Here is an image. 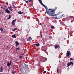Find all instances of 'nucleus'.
<instances>
[{"mask_svg":"<svg viewBox=\"0 0 74 74\" xmlns=\"http://www.w3.org/2000/svg\"><path fill=\"white\" fill-rule=\"evenodd\" d=\"M45 8L46 9V11L49 15V16L55 15V11H56L57 10V8H55V9H49L47 6H45Z\"/></svg>","mask_w":74,"mask_h":74,"instance_id":"f257e3e1","label":"nucleus"},{"mask_svg":"<svg viewBox=\"0 0 74 74\" xmlns=\"http://www.w3.org/2000/svg\"><path fill=\"white\" fill-rule=\"evenodd\" d=\"M71 64H72L71 66H73V65L74 64V63H73L72 61L70 62L69 63L67 64V66L69 67V66H70Z\"/></svg>","mask_w":74,"mask_h":74,"instance_id":"f03ea898","label":"nucleus"},{"mask_svg":"<svg viewBox=\"0 0 74 74\" xmlns=\"http://www.w3.org/2000/svg\"><path fill=\"white\" fill-rule=\"evenodd\" d=\"M16 19H15V20H13L12 21V25L13 26H14L15 25V22H16Z\"/></svg>","mask_w":74,"mask_h":74,"instance_id":"7ed1b4c3","label":"nucleus"},{"mask_svg":"<svg viewBox=\"0 0 74 74\" xmlns=\"http://www.w3.org/2000/svg\"><path fill=\"white\" fill-rule=\"evenodd\" d=\"M15 42L16 44L15 46L16 47L19 46V42H18V41H16Z\"/></svg>","mask_w":74,"mask_h":74,"instance_id":"20e7f679","label":"nucleus"},{"mask_svg":"<svg viewBox=\"0 0 74 74\" xmlns=\"http://www.w3.org/2000/svg\"><path fill=\"white\" fill-rule=\"evenodd\" d=\"M5 12L7 13V14H10V12L9 10L8 9H6L5 10Z\"/></svg>","mask_w":74,"mask_h":74,"instance_id":"39448f33","label":"nucleus"},{"mask_svg":"<svg viewBox=\"0 0 74 74\" xmlns=\"http://www.w3.org/2000/svg\"><path fill=\"white\" fill-rule=\"evenodd\" d=\"M7 65L8 67H10V65H11V61H10V63L8 62H7Z\"/></svg>","mask_w":74,"mask_h":74,"instance_id":"423d86ee","label":"nucleus"},{"mask_svg":"<svg viewBox=\"0 0 74 74\" xmlns=\"http://www.w3.org/2000/svg\"><path fill=\"white\" fill-rule=\"evenodd\" d=\"M67 52L66 53V55L67 56L69 57V56H70V53L69 51H67Z\"/></svg>","mask_w":74,"mask_h":74,"instance_id":"0eeeda50","label":"nucleus"},{"mask_svg":"<svg viewBox=\"0 0 74 74\" xmlns=\"http://www.w3.org/2000/svg\"><path fill=\"white\" fill-rule=\"evenodd\" d=\"M32 38L30 37H29L27 39V41H30L32 40Z\"/></svg>","mask_w":74,"mask_h":74,"instance_id":"6e6552de","label":"nucleus"},{"mask_svg":"<svg viewBox=\"0 0 74 74\" xmlns=\"http://www.w3.org/2000/svg\"><path fill=\"white\" fill-rule=\"evenodd\" d=\"M39 2L40 3V4L42 5L43 6H44V5L43 4L42 2V1H41V0H38Z\"/></svg>","mask_w":74,"mask_h":74,"instance_id":"1a4fd4ad","label":"nucleus"},{"mask_svg":"<svg viewBox=\"0 0 74 74\" xmlns=\"http://www.w3.org/2000/svg\"><path fill=\"white\" fill-rule=\"evenodd\" d=\"M61 13V12H58L57 14H55V13L54 12V14L55 15H54V16H56V15H59V14H60V13Z\"/></svg>","mask_w":74,"mask_h":74,"instance_id":"9d476101","label":"nucleus"},{"mask_svg":"<svg viewBox=\"0 0 74 74\" xmlns=\"http://www.w3.org/2000/svg\"><path fill=\"white\" fill-rule=\"evenodd\" d=\"M11 37L12 38H15L17 37V36H16V35H15V34H14V35H12L11 36Z\"/></svg>","mask_w":74,"mask_h":74,"instance_id":"9b49d317","label":"nucleus"},{"mask_svg":"<svg viewBox=\"0 0 74 74\" xmlns=\"http://www.w3.org/2000/svg\"><path fill=\"white\" fill-rule=\"evenodd\" d=\"M8 9L10 10V11H13V10L11 9V8H12V7H11V5H10V7H8Z\"/></svg>","mask_w":74,"mask_h":74,"instance_id":"f8f14e48","label":"nucleus"},{"mask_svg":"<svg viewBox=\"0 0 74 74\" xmlns=\"http://www.w3.org/2000/svg\"><path fill=\"white\" fill-rule=\"evenodd\" d=\"M18 13L19 14H23V12H22L21 11H19L18 12Z\"/></svg>","mask_w":74,"mask_h":74,"instance_id":"ddd939ff","label":"nucleus"},{"mask_svg":"<svg viewBox=\"0 0 74 74\" xmlns=\"http://www.w3.org/2000/svg\"><path fill=\"white\" fill-rule=\"evenodd\" d=\"M35 46H36V47H38V46H40V45L39 43H37L36 44H35Z\"/></svg>","mask_w":74,"mask_h":74,"instance_id":"4468645a","label":"nucleus"},{"mask_svg":"<svg viewBox=\"0 0 74 74\" xmlns=\"http://www.w3.org/2000/svg\"><path fill=\"white\" fill-rule=\"evenodd\" d=\"M3 67L2 66L1 67V69H0V72L1 73L2 71H3Z\"/></svg>","mask_w":74,"mask_h":74,"instance_id":"2eb2a0df","label":"nucleus"},{"mask_svg":"<svg viewBox=\"0 0 74 74\" xmlns=\"http://www.w3.org/2000/svg\"><path fill=\"white\" fill-rule=\"evenodd\" d=\"M11 15H9V17L8 18V19H11Z\"/></svg>","mask_w":74,"mask_h":74,"instance_id":"dca6fc26","label":"nucleus"},{"mask_svg":"<svg viewBox=\"0 0 74 74\" xmlns=\"http://www.w3.org/2000/svg\"><path fill=\"white\" fill-rule=\"evenodd\" d=\"M59 46H57V45H56L55 47V48H59Z\"/></svg>","mask_w":74,"mask_h":74,"instance_id":"f3484780","label":"nucleus"},{"mask_svg":"<svg viewBox=\"0 0 74 74\" xmlns=\"http://www.w3.org/2000/svg\"><path fill=\"white\" fill-rule=\"evenodd\" d=\"M16 50H19L20 49H19V48L18 47V48H16Z\"/></svg>","mask_w":74,"mask_h":74,"instance_id":"a211bd4d","label":"nucleus"},{"mask_svg":"<svg viewBox=\"0 0 74 74\" xmlns=\"http://www.w3.org/2000/svg\"><path fill=\"white\" fill-rule=\"evenodd\" d=\"M51 29H53V28H54V26H51Z\"/></svg>","mask_w":74,"mask_h":74,"instance_id":"6ab92c4d","label":"nucleus"},{"mask_svg":"<svg viewBox=\"0 0 74 74\" xmlns=\"http://www.w3.org/2000/svg\"><path fill=\"white\" fill-rule=\"evenodd\" d=\"M65 16H66L64 14H63L62 16V17H65Z\"/></svg>","mask_w":74,"mask_h":74,"instance_id":"aec40b11","label":"nucleus"},{"mask_svg":"<svg viewBox=\"0 0 74 74\" xmlns=\"http://www.w3.org/2000/svg\"><path fill=\"white\" fill-rule=\"evenodd\" d=\"M29 2H33L32 0H28Z\"/></svg>","mask_w":74,"mask_h":74,"instance_id":"412c9836","label":"nucleus"},{"mask_svg":"<svg viewBox=\"0 0 74 74\" xmlns=\"http://www.w3.org/2000/svg\"><path fill=\"white\" fill-rule=\"evenodd\" d=\"M69 17L70 18H74V17H73V16H69Z\"/></svg>","mask_w":74,"mask_h":74,"instance_id":"4be33fe9","label":"nucleus"},{"mask_svg":"<svg viewBox=\"0 0 74 74\" xmlns=\"http://www.w3.org/2000/svg\"><path fill=\"white\" fill-rule=\"evenodd\" d=\"M13 7L14 8H17V7H16L15 6V5H13Z\"/></svg>","mask_w":74,"mask_h":74,"instance_id":"5701e85b","label":"nucleus"},{"mask_svg":"<svg viewBox=\"0 0 74 74\" xmlns=\"http://www.w3.org/2000/svg\"><path fill=\"white\" fill-rule=\"evenodd\" d=\"M70 60H71L70 62H71V60H73V59L72 58H70Z\"/></svg>","mask_w":74,"mask_h":74,"instance_id":"b1692460","label":"nucleus"},{"mask_svg":"<svg viewBox=\"0 0 74 74\" xmlns=\"http://www.w3.org/2000/svg\"><path fill=\"white\" fill-rule=\"evenodd\" d=\"M20 58H23V57L22 56H20V57H19Z\"/></svg>","mask_w":74,"mask_h":74,"instance_id":"393cba45","label":"nucleus"},{"mask_svg":"<svg viewBox=\"0 0 74 74\" xmlns=\"http://www.w3.org/2000/svg\"><path fill=\"white\" fill-rule=\"evenodd\" d=\"M46 73V71H45L43 72L44 74H45Z\"/></svg>","mask_w":74,"mask_h":74,"instance_id":"a878e982","label":"nucleus"},{"mask_svg":"<svg viewBox=\"0 0 74 74\" xmlns=\"http://www.w3.org/2000/svg\"><path fill=\"white\" fill-rule=\"evenodd\" d=\"M28 2H29V1H26V3H28Z\"/></svg>","mask_w":74,"mask_h":74,"instance_id":"bb28decb","label":"nucleus"},{"mask_svg":"<svg viewBox=\"0 0 74 74\" xmlns=\"http://www.w3.org/2000/svg\"><path fill=\"white\" fill-rule=\"evenodd\" d=\"M12 73L13 74H15V73H14V71H12Z\"/></svg>","mask_w":74,"mask_h":74,"instance_id":"cd10ccee","label":"nucleus"},{"mask_svg":"<svg viewBox=\"0 0 74 74\" xmlns=\"http://www.w3.org/2000/svg\"><path fill=\"white\" fill-rule=\"evenodd\" d=\"M6 4L7 5H8V2H6Z\"/></svg>","mask_w":74,"mask_h":74,"instance_id":"c85d7f7f","label":"nucleus"},{"mask_svg":"<svg viewBox=\"0 0 74 74\" xmlns=\"http://www.w3.org/2000/svg\"><path fill=\"white\" fill-rule=\"evenodd\" d=\"M54 18L55 19H58V18H57V17H54Z\"/></svg>","mask_w":74,"mask_h":74,"instance_id":"c756f323","label":"nucleus"},{"mask_svg":"<svg viewBox=\"0 0 74 74\" xmlns=\"http://www.w3.org/2000/svg\"><path fill=\"white\" fill-rule=\"evenodd\" d=\"M42 51H43V52H45V51H46V50H42Z\"/></svg>","mask_w":74,"mask_h":74,"instance_id":"7c9ffc66","label":"nucleus"},{"mask_svg":"<svg viewBox=\"0 0 74 74\" xmlns=\"http://www.w3.org/2000/svg\"><path fill=\"white\" fill-rule=\"evenodd\" d=\"M13 30H14V31H15V30H16L15 29V28H14L13 29Z\"/></svg>","mask_w":74,"mask_h":74,"instance_id":"2f4dec72","label":"nucleus"},{"mask_svg":"<svg viewBox=\"0 0 74 74\" xmlns=\"http://www.w3.org/2000/svg\"><path fill=\"white\" fill-rule=\"evenodd\" d=\"M3 31H4V30L3 29H1V32H3Z\"/></svg>","mask_w":74,"mask_h":74,"instance_id":"473e14b6","label":"nucleus"},{"mask_svg":"<svg viewBox=\"0 0 74 74\" xmlns=\"http://www.w3.org/2000/svg\"><path fill=\"white\" fill-rule=\"evenodd\" d=\"M15 29L16 30H17L18 29V28H15Z\"/></svg>","mask_w":74,"mask_h":74,"instance_id":"72a5a7b5","label":"nucleus"},{"mask_svg":"<svg viewBox=\"0 0 74 74\" xmlns=\"http://www.w3.org/2000/svg\"><path fill=\"white\" fill-rule=\"evenodd\" d=\"M46 53H47V55H48V52H47Z\"/></svg>","mask_w":74,"mask_h":74,"instance_id":"f704fd0d","label":"nucleus"},{"mask_svg":"<svg viewBox=\"0 0 74 74\" xmlns=\"http://www.w3.org/2000/svg\"><path fill=\"white\" fill-rule=\"evenodd\" d=\"M47 51L46 50V51H45L44 52H45V53H46V52H47Z\"/></svg>","mask_w":74,"mask_h":74,"instance_id":"c9c22d12","label":"nucleus"},{"mask_svg":"<svg viewBox=\"0 0 74 74\" xmlns=\"http://www.w3.org/2000/svg\"><path fill=\"white\" fill-rule=\"evenodd\" d=\"M40 37H42V35H41Z\"/></svg>","mask_w":74,"mask_h":74,"instance_id":"e433bc0d","label":"nucleus"},{"mask_svg":"<svg viewBox=\"0 0 74 74\" xmlns=\"http://www.w3.org/2000/svg\"><path fill=\"white\" fill-rule=\"evenodd\" d=\"M58 69H57V73H58Z\"/></svg>","mask_w":74,"mask_h":74,"instance_id":"4c0bfd02","label":"nucleus"},{"mask_svg":"<svg viewBox=\"0 0 74 74\" xmlns=\"http://www.w3.org/2000/svg\"><path fill=\"white\" fill-rule=\"evenodd\" d=\"M1 8H3V7H1Z\"/></svg>","mask_w":74,"mask_h":74,"instance_id":"58836bf2","label":"nucleus"},{"mask_svg":"<svg viewBox=\"0 0 74 74\" xmlns=\"http://www.w3.org/2000/svg\"><path fill=\"white\" fill-rule=\"evenodd\" d=\"M40 25H42V24H41V23H40Z\"/></svg>","mask_w":74,"mask_h":74,"instance_id":"ea45409f","label":"nucleus"},{"mask_svg":"<svg viewBox=\"0 0 74 74\" xmlns=\"http://www.w3.org/2000/svg\"><path fill=\"white\" fill-rule=\"evenodd\" d=\"M2 13L3 14H4V13H3V12H2Z\"/></svg>","mask_w":74,"mask_h":74,"instance_id":"a19ab883","label":"nucleus"},{"mask_svg":"<svg viewBox=\"0 0 74 74\" xmlns=\"http://www.w3.org/2000/svg\"><path fill=\"white\" fill-rule=\"evenodd\" d=\"M1 30V29H0V30Z\"/></svg>","mask_w":74,"mask_h":74,"instance_id":"79ce46f5","label":"nucleus"},{"mask_svg":"<svg viewBox=\"0 0 74 74\" xmlns=\"http://www.w3.org/2000/svg\"><path fill=\"white\" fill-rule=\"evenodd\" d=\"M3 8V9H5V8Z\"/></svg>","mask_w":74,"mask_h":74,"instance_id":"37998d69","label":"nucleus"},{"mask_svg":"<svg viewBox=\"0 0 74 74\" xmlns=\"http://www.w3.org/2000/svg\"><path fill=\"white\" fill-rule=\"evenodd\" d=\"M1 13V12H0V14Z\"/></svg>","mask_w":74,"mask_h":74,"instance_id":"c03bdc74","label":"nucleus"},{"mask_svg":"<svg viewBox=\"0 0 74 74\" xmlns=\"http://www.w3.org/2000/svg\"><path fill=\"white\" fill-rule=\"evenodd\" d=\"M60 62V61H59V62Z\"/></svg>","mask_w":74,"mask_h":74,"instance_id":"a18cd8bd","label":"nucleus"},{"mask_svg":"<svg viewBox=\"0 0 74 74\" xmlns=\"http://www.w3.org/2000/svg\"><path fill=\"white\" fill-rule=\"evenodd\" d=\"M1 5V4L0 3V5Z\"/></svg>","mask_w":74,"mask_h":74,"instance_id":"49530a36","label":"nucleus"},{"mask_svg":"<svg viewBox=\"0 0 74 74\" xmlns=\"http://www.w3.org/2000/svg\"><path fill=\"white\" fill-rule=\"evenodd\" d=\"M68 63H70V62H68Z\"/></svg>","mask_w":74,"mask_h":74,"instance_id":"de8ad7c7","label":"nucleus"},{"mask_svg":"<svg viewBox=\"0 0 74 74\" xmlns=\"http://www.w3.org/2000/svg\"><path fill=\"white\" fill-rule=\"evenodd\" d=\"M65 40H66V38H65Z\"/></svg>","mask_w":74,"mask_h":74,"instance_id":"09e8293b","label":"nucleus"},{"mask_svg":"<svg viewBox=\"0 0 74 74\" xmlns=\"http://www.w3.org/2000/svg\"><path fill=\"white\" fill-rule=\"evenodd\" d=\"M47 19H49V18H47Z\"/></svg>","mask_w":74,"mask_h":74,"instance_id":"8fccbe9b","label":"nucleus"},{"mask_svg":"<svg viewBox=\"0 0 74 74\" xmlns=\"http://www.w3.org/2000/svg\"><path fill=\"white\" fill-rule=\"evenodd\" d=\"M30 30V29H29V31Z\"/></svg>","mask_w":74,"mask_h":74,"instance_id":"3c124183","label":"nucleus"},{"mask_svg":"<svg viewBox=\"0 0 74 74\" xmlns=\"http://www.w3.org/2000/svg\"><path fill=\"white\" fill-rule=\"evenodd\" d=\"M29 32V31H28V32Z\"/></svg>","mask_w":74,"mask_h":74,"instance_id":"603ef678","label":"nucleus"},{"mask_svg":"<svg viewBox=\"0 0 74 74\" xmlns=\"http://www.w3.org/2000/svg\"><path fill=\"white\" fill-rule=\"evenodd\" d=\"M27 66H28V65H27Z\"/></svg>","mask_w":74,"mask_h":74,"instance_id":"864d4df0","label":"nucleus"}]
</instances>
